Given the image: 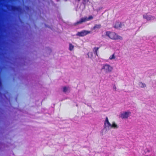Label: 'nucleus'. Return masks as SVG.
Listing matches in <instances>:
<instances>
[{"instance_id": "f257e3e1", "label": "nucleus", "mask_w": 156, "mask_h": 156, "mask_svg": "<svg viewBox=\"0 0 156 156\" xmlns=\"http://www.w3.org/2000/svg\"><path fill=\"white\" fill-rule=\"evenodd\" d=\"M106 35L108 37L114 40L119 39L122 40V38L120 36L118 35L115 33L113 32L107 31L106 32Z\"/></svg>"}, {"instance_id": "f03ea898", "label": "nucleus", "mask_w": 156, "mask_h": 156, "mask_svg": "<svg viewBox=\"0 0 156 156\" xmlns=\"http://www.w3.org/2000/svg\"><path fill=\"white\" fill-rule=\"evenodd\" d=\"M93 17L92 16H90L87 18V16L83 17L80 19V21H77L75 23V25H77L79 24H80L83 22H85L87 21L93 19Z\"/></svg>"}, {"instance_id": "7ed1b4c3", "label": "nucleus", "mask_w": 156, "mask_h": 156, "mask_svg": "<svg viewBox=\"0 0 156 156\" xmlns=\"http://www.w3.org/2000/svg\"><path fill=\"white\" fill-rule=\"evenodd\" d=\"M112 69L113 68L112 66L107 64L103 65L101 68V69L105 70L106 73L110 72L112 71Z\"/></svg>"}, {"instance_id": "20e7f679", "label": "nucleus", "mask_w": 156, "mask_h": 156, "mask_svg": "<svg viewBox=\"0 0 156 156\" xmlns=\"http://www.w3.org/2000/svg\"><path fill=\"white\" fill-rule=\"evenodd\" d=\"M90 33V31L83 30L80 32H78L76 34V35L79 37H83Z\"/></svg>"}, {"instance_id": "39448f33", "label": "nucleus", "mask_w": 156, "mask_h": 156, "mask_svg": "<svg viewBox=\"0 0 156 156\" xmlns=\"http://www.w3.org/2000/svg\"><path fill=\"white\" fill-rule=\"evenodd\" d=\"M143 18L144 19H146L147 20H150L155 19L154 16L151 15H148L147 14H144L143 15Z\"/></svg>"}, {"instance_id": "423d86ee", "label": "nucleus", "mask_w": 156, "mask_h": 156, "mask_svg": "<svg viewBox=\"0 0 156 156\" xmlns=\"http://www.w3.org/2000/svg\"><path fill=\"white\" fill-rule=\"evenodd\" d=\"M111 124L109 122L108 118L106 117L105 118V120L104 122V127H108V128H109L111 126Z\"/></svg>"}, {"instance_id": "0eeeda50", "label": "nucleus", "mask_w": 156, "mask_h": 156, "mask_svg": "<svg viewBox=\"0 0 156 156\" xmlns=\"http://www.w3.org/2000/svg\"><path fill=\"white\" fill-rule=\"evenodd\" d=\"M131 113L130 112H125L121 114V117L122 119H127Z\"/></svg>"}, {"instance_id": "6e6552de", "label": "nucleus", "mask_w": 156, "mask_h": 156, "mask_svg": "<svg viewBox=\"0 0 156 156\" xmlns=\"http://www.w3.org/2000/svg\"><path fill=\"white\" fill-rule=\"evenodd\" d=\"M11 8L12 10L14 11H20L21 9V8L20 7L14 5H12L11 6Z\"/></svg>"}, {"instance_id": "1a4fd4ad", "label": "nucleus", "mask_w": 156, "mask_h": 156, "mask_svg": "<svg viewBox=\"0 0 156 156\" xmlns=\"http://www.w3.org/2000/svg\"><path fill=\"white\" fill-rule=\"evenodd\" d=\"M110 127L113 129H118L119 128V126L115 122H113Z\"/></svg>"}, {"instance_id": "9d476101", "label": "nucleus", "mask_w": 156, "mask_h": 156, "mask_svg": "<svg viewBox=\"0 0 156 156\" xmlns=\"http://www.w3.org/2000/svg\"><path fill=\"white\" fill-rule=\"evenodd\" d=\"M121 23L119 22H117L116 23L114 27L116 29H119L121 27Z\"/></svg>"}, {"instance_id": "9b49d317", "label": "nucleus", "mask_w": 156, "mask_h": 156, "mask_svg": "<svg viewBox=\"0 0 156 156\" xmlns=\"http://www.w3.org/2000/svg\"><path fill=\"white\" fill-rule=\"evenodd\" d=\"M99 49V48L96 47H95L93 48V52L94 54L97 56L98 55L97 52Z\"/></svg>"}, {"instance_id": "f8f14e48", "label": "nucleus", "mask_w": 156, "mask_h": 156, "mask_svg": "<svg viewBox=\"0 0 156 156\" xmlns=\"http://www.w3.org/2000/svg\"><path fill=\"white\" fill-rule=\"evenodd\" d=\"M101 27V24H95L93 27V29H99Z\"/></svg>"}, {"instance_id": "ddd939ff", "label": "nucleus", "mask_w": 156, "mask_h": 156, "mask_svg": "<svg viewBox=\"0 0 156 156\" xmlns=\"http://www.w3.org/2000/svg\"><path fill=\"white\" fill-rule=\"evenodd\" d=\"M139 85L140 87L142 88L146 86V84L144 83L141 82L139 83Z\"/></svg>"}, {"instance_id": "4468645a", "label": "nucleus", "mask_w": 156, "mask_h": 156, "mask_svg": "<svg viewBox=\"0 0 156 156\" xmlns=\"http://www.w3.org/2000/svg\"><path fill=\"white\" fill-rule=\"evenodd\" d=\"M74 47V46L72 44L70 43L69 44V50L71 51H72Z\"/></svg>"}, {"instance_id": "2eb2a0df", "label": "nucleus", "mask_w": 156, "mask_h": 156, "mask_svg": "<svg viewBox=\"0 0 156 156\" xmlns=\"http://www.w3.org/2000/svg\"><path fill=\"white\" fill-rule=\"evenodd\" d=\"M69 88V87H64L63 88V91L64 92H66L68 90V88Z\"/></svg>"}, {"instance_id": "dca6fc26", "label": "nucleus", "mask_w": 156, "mask_h": 156, "mask_svg": "<svg viewBox=\"0 0 156 156\" xmlns=\"http://www.w3.org/2000/svg\"><path fill=\"white\" fill-rule=\"evenodd\" d=\"M115 58V54H114L110 56L109 59L110 60H112V59H114Z\"/></svg>"}, {"instance_id": "f3484780", "label": "nucleus", "mask_w": 156, "mask_h": 156, "mask_svg": "<svg viewBox=\"0 0 156 156\" xmlns=\"http://www.w3.org/2000/svg\"><path fill=\"white\" fill-rule=\"evenodd\" d=\"M113 90L115 91H116V86L115 85H114L113 86Z\"/></svg>"}, {"instance_id": "a211bd4d", "label": "nucleus", "mask_w": 156, "mask_h": 156, "mask_svg": "<svg viewBox=\"0 0 156 156\" xmlns=\"http://www.w3.org/2000/svg\"><path fill=\"white\" fill-rule=\"evenodd\" d=\"M80 0H78V1H80Z\"/></svg>"}]
</instances>
